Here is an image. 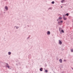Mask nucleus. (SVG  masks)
Listing matches in <instances>:
<instances>
[{
	"instance_id": "8",
	"label": "nucleus",
	"mask_w": 73,
	"mask_h": 73,
	"mask_svg": "<svg viewBox=\"0 0 73 73\" xmlns=\"http://www.w3.org/2000/svg\"><path fill=\"white\" fill-rule=\"evenodd\" d=\"M65 1V0H62L61 1V2L62 3H64Z\"/></svg>"
},
{
	"instance_id": "3",
	"label": "nucleus",
	"mask_w": 73,
	"mask_h": 73,
	"mask_svg": "<svg viewBox=\"0 0 73 73\" xmlns=\"http://www.w3.org/2000/svg\"><path fill=\"white\" fill-rule=\"evenodd\" d=\"M63 19H64V20H66V19H67L65 17V16L64 15H63Z\"/></svg>"
},
{
	"instance_id": "21",
	"label": "nucleus",
	"mask_w": 73,
	"mask_h": 73,
	"mask_svg": "<svg viewBox=\"0 0 73 73\" xmlns=\"http://www.w3.org/2000/svg\"><path fill=\"white\" fill-rule=\"evenodd\" d=\"M57 21H58V19L57 20Z\"/></svg>"
},
{
	"instance_id": "5",
	"label": "nucleus",
	"mask_w": 73,
	"mask_h": 73,
	"mask_svg": "<svg viewBox=\"0 0 73 73\" xmlns=\"http://www.w3.org/2000/svg\"><path fill=\"white\" fill-rule=\"evenodd\" d=\"M5 9H6L7 11H8V7L7 6H5Z\"/></svg>"
},
{
	"instance_id": "10",
	"label": "nucleus",
	"mask_w": 73,
	"mask_h": 73,
	"mask_svg": "<svg viewBox=\"0 0 73 73\" xmlns=\"http://www.w3.org/2000/svg\"><path fill=\"white\" fill-rule=\"evenodd\" d=\"M62 32V33H64V31H63V30H62L61 31V33Z\"/></svg>"
},
{
	"instance_id": "2",
	"label": "nucleus",
	"mask_w": 73,
	"mask_h": 73,
	"mask_svg": "<svg viewBox=\"0 0 73 73\" xmlns=\"http://www.w3.org/2000/svg\"><path fill=\"white\" fill-rule=\"evenodd\" d=\"M63 23L62 21H61L60 22H58V23L59 25H61V23Z\"/></svg>"
},
{
	"instance_id": "16",
	"label": "nucleus",
	"mask_w": 73,
	"mask_h": 73,
	"mask_svg": "<svg viewBox=\"0 0 73 73\" xmlns=\"http://www.w3.org/2000/svg\"><path fill=\"white\" fill-rule=\"evenodd\" d=\"M45 72L46 73H47V72H48V70H45Z\"/></svg>"
},
{
	"instance_id": "1",
	"label": "nucleus",
	"mask_w": 73,
	"mask_h": 73,
	"mask_svg": "<svg viewBox=\"0 0 73 73\" xmlns=\"http://www.w3.org/2000/svg\"><path fill=\"white\" fill-rule=\"evenodd\" d=\"M6 67H7V68H10V67L9 66V65H8V63H6Z\"/></svg>"
},
{
	"instance_id": "22",
	"label": "nucleus",
	"mask_w": 73,
	"mask_h": 73,
	"mask_svg": "<svg viewBox=\"0 0 73 73\" xmlns=\"http://www.w3.org/2000/svg\"><path fill=\"white\" fill-rule=\"evenodd\" d=\"M61 8H62V6H61Z\"/></svg>"
},
{
	"instance_id": "19",
	"label": "nucleus",
	"mask_w": 73,
	"mask_h": 73,
	"mask_svg": "<svg viewBox=\"0 0 73 73\" xmlns=\"http://www.w3.org/2000/svg\"><path fill=\"white\" fill-rule=\"evenodd\" d=\"M64 61H66V60H64Z\"/></svg>"
},
{
	"instance_id": "4",
	"label": "nucleus",
	"mask_w": 73,
	"mask_h": 73,
	"mask_svg": "<svg viewBox=\"0 0 73 73\" xmlns=\"http://www.w3.org/2000/svg\"><path fill=\"white\" fill-rule=\"evenodd\" d=\"M59 62L60 63H62V59H60L59 60Z\"/></svg>"
},
{
	"instance_id": "7",
	"label": "nucleus",
	"mask_w": 73,
	"mask_h": 73,
	"mask_svg": "<svg viewBox=\"0 0 73 73\" xmlns=\"http://www.w3.org/2000/svg\"><path fill=\"white\" fill-rule=\"evenodd\" d=\"M47 34H48V35H50V31H47Z\"/></svg>"
},
{
	"instance_id": "11",
	"label": "nucleus",
	"mask_w": 73,
	"mask_h": 73,
	"mask_svg": "<svg viewBox=\"0 0 73 73\" xmlns=\"http://www.w3.org/2000/svg\"><path fill=\"white\" fill-rule=\"evenodd\" d=\"M65 16H69V14L68 13H67L65 15Z\"/></svg>"
},
{
	"instance_id": "17",
	"label": "nucleus",
	"mask_w": 73,
	"mask_h": 73,
	"mask_svg": "<svg viewBox=\"0 0 73 73\" xmlns=\"http://www.w3.org/2000/svg\"><path fill=\"white\" fill-rule=\"evenodd\" d=\"M16 28L17 29H18V28H19V27H17V26H16Z\"/></svg>"
},
{
	"instance_id": "9",
	"label": "nucleus",
	"mask_w": 73,
	"mask_h": 73,
	"mask_svg": "<svg viewBox=\"0 0 73 73\" xmlns=\"http://www.w3.org/2000/svg\"><path fill=\"white\" fill-rule=\"evenodd\" d=\"M8 54L9 55H11V52H9Z\"/></svg>"
},
{
	"instance_id": "13",
	"label": "nucleus",
	"mask_w": 73,
	"mask_h": 73,
	"mask_svg": "<svg viewBox=\"0 0 73 73\" xmlns=\"http://www.w3.org/2000/svg\"><path fill=\"white\" fill-rule=\"evenodd\" d=\"M52 4H54V1H52L51 3Z\"/></svg>"
},
{
	"instance_id": "20",
	"label": "nucleus",
	"mask_w": 73,
	"mask_h": 73,
	"mask_svg": "<svg viewBox=\"0 0 73 73\" xmlns=\"http://www.w3.org/2000/svg\"><path fill=\"white\" fill-rule=\"evenodd\" d=\"M72 68V70H73V68Z\"/></svg>"
},
{
	"instance_id": "14",
	"label": "nucleus",
	"mask_w": 73,
	"mask_h": 73,
	"mask_svg": "<svg viewBox=\"0 0 73 73\" xmlns=\"http://www.w3.org/2000/svg\"><path fill=\"white\" fill-rule=\"evenodd\" d=\"M59 19H60V20L62 19V17H59Z\"/></svg>"
},
{
	"instance_id": "23",
	"label": "nucleus",
	"mask_w": 73,
	"mask_h": 73,
	"mask_svg": "<svg viewBox=\"0 0 73 73\" xmlns=\"http://www.w3.org/2000/svg\"><path fill=\"white\" fill-rule=\"evenodd\" d=\"M29 37H28V38H29Z\"/></svg>"
},
{
	"instance_id": "12",
	"label": "nucleus",
	"mask_w": 73,
	"mask_h": 73,
	"mask_svg": "<svg viewBox=\"0 0 73 73\" xmlns=\"http://www.w3.org/2000/svg\"><path fill=\"white\" fill-rule=\"evenodd\" d=\"M42 68H41L40 69V71H42Z\"/></svg>"
},
{
	"instance_id": "6",
	"label": "nucleus",
	"mask_w": 73,
	"mask_h": 73,
	"mask_svg": "<svg viewBox=\"0 0 73 73\" xmlns=\"http://www.w3.org/2000/svg\"><path fill=\"white\" fill-rule=\"evenodd\" d=\"M59 44L60 45H61V44H62V42H61V41H60V40H59Z\"/></svg>"
},
{
	"instance_id": "15",
	"label": "nucleus",
	"mask_w": 73,
	"mask_h": 73,
	"mask_svg": "<svg viewBox=\"0 0 73 73\" xmlns=\"http://www.w3.org/2000/svg\"><path fill=\"white\" fill-rule=\"evenodd\" d=\"M71 52H73V49H72L71 50Z\"/></svg>"
},
{
	"instance_id": "18",
	"label": "nucleus",
	"mask_w": 73,
	"mask_h": 73,
	"mask_svg": "<svg viewBox=\"0 0 73 73\" xmlns=\"http://www.w3.org/2000/svg\"><path fill=\"white\" fill-rule=\"evenodd\" d=\"M52 9V8H49L48 9Z\"/></svg>"
}]
</instances>
